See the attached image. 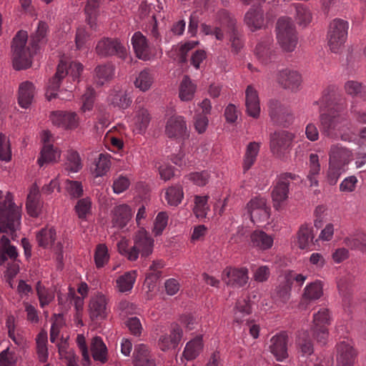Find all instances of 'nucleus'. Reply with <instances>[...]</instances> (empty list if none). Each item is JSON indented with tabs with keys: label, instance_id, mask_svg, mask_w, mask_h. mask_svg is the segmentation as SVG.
I'll list each match as a JSON object with an SVG mask.
<instances>
[{
	"label": "nucleus",
	"instance_id": "1",
	"mask_svg": "<svg viewBox=\"0 0 366 366\" xmlns=\"http://www.w3.org/2000/svg\"><path fill=\"white\" fill-rule=\"evenodd\" d=\"M47 31V24L39 21L36 30L31 36L29 44H27V32L23 30L17 32L11 45V59L14 69H26L31 66L34 55L39 46L46 42Z\"/></svg>",
	"mask_w": 366,
	"mask_h": 366
},
{
	"label": "nucleus",
	"instance_id": "2",
	"mask_svg": "<svg viewBox=\"0 0 366 366\" xmlns=\"http://www.w3.org/2000/svg\"><path fill=\"white\" fill-rule=\"evenodd\" d=\"M132 239L133 246H130L129 240L124 237L117 243L118 252L128 260L136 261L139 254L142 257H147L152 253L154 239L144 227H140Z\"/></svg>",
	"mask_w": 366,
	"mask_h": 366
},
{
	"label": "nucleus",
	"instance_id": "3",
	"mask_svg": "<svg viewBox=\"0 0 366 366\" xmlns=\"http://www.w3.org/2000/svg\"><path fill=\"white\" fill-rule=\"evenodd\" d=\"M322 132L332 139H341L350 141L352 138L350 132L349 122L340 111L331 109L328 113L320 116Z\"/></svg>",
	"mask_w": 366,
	"mask_h": 366
},
{
	"label": "nucleus",
	"instance_id": "4",
	"mask_svg": "<svg viewBox=\"0 0 366 366\" xmlns=\"http://www.w3.org/2000/svg\"><path fill=\"white\" fill-rule=\"evenodd\" d=\"M83 70L84 66L79 61H71L67 65L65 61L61 60L57 66L55 75L49 81L45 94L46 99L50 101L57 97L56 92L59 88L60 82L66 76L68 75L69 78L74 81H79Z\"/></svg>",
	"mask_w": 366,
	"mask_h": 366
},
{
	"label": "nucleus",
	"instance_id": "5",
	"mask_svg": "<svg viewBox=\"0 0 366 366\" xmlns=\"http://www.w3.org/2000/svg\"><path fill=\"white\" fill-rule=\"evenodd\" d=\"M3 192L0 190V200ZM21 212L11 200L6 199L0 202V232L16 231L20 225Z\"/></svg>",
	"mask_w": 366,
	"mask_h": 366
},
{
	"label": "nucleus",
	"instance_id": "6",
	"mask_svg": "<svg viewBox=\"0 0 366 366\" xmlns=\"http://www.w3.org/2000/svg\"><path fill=\"white\" fill-rule=\"evenodd\" d=\"M277 39L281 48L286 52L295 50L297 44L295 26L290 17H281L276 25Z\"/></svg>",
	"mask_w": 366,
	"mask_h": 366
},
{
	"label": "nucleus",
	"instance_id": "7",
	"mask_svg": "<svg viewBox=\"0 0 366 366\" xmlns=\"http://www.w3.org/2000/svg\"><path fill=\"white\" fill-rule=\"evenodd\" d=\"M298 179V175L291 172H283L277 176L271 193L273 207L276 210L283 208L285 202L288 199L291 182Z\"/></svg>",
	"mask_w": 366,
	"mask_h": 366
},
{
	"label": "nucleus",
	"instance_id": "8",
	"mask_svg": "<svg viewBox=\"0 0 366 366\" xmlns=\"http://www.w3.org/2000/svg\"><path fill=\"white\" fill-rule=\"evenodd\" d=\"M348 23L335 19L330 24L327 34V45L333 53H339L344 47L347 37Z\"/></svg>",
	"mask_w": 366,
	"mask_h": 366
},
{
	"label": "nucleus",
	"instance_id": "9",
	"mask_svg": "<svg viewBox=\"0 0 366 366\" xmlns=\"http://www.w3.org/2000/svg\"><path fill=\"white\" fill-rule=\"evenodd\" d=\"M295 134L286 131L279 130L270 135L269 149L272 155L277 159H284L292 148Z\"/></svg>",
	"mask_w": 366,
	"mask_h": 366
},
{
	"label": "nucleus",
	"instance_id": "10",
	"mask_svg": "<svg viewBox=\"0 0 366 366\" xmlns=\"http://www.w3.org/2000/svg\"><path fill=\"white\" fill-rule=\"evenodd\" d=\"M98 55L102 56H118L119 58L125 59L127 54L126 47L119 39L104 37L97 44L95 48Z\"/></svg>",
	"mask_w": 366,
	"mask_h": 366
},
{
	"label": "nucleus",
	"instance_id": "11",
	"mask_svg": "<svg viewBox=\"0 0 366 366\" xmlns=\"http://www.w3.org/2000/svg\"><path fill=\"white\" fill-rule=\"evenodd\" d=\"M49 119L54 126L65 130H75L80 124V118L74 112L54 111Z\"/></svg>",
	"mask_w": 366,
	"mask_h": 366
},
{
	"label": "nucleus",
	"instance_id": "12",
	"mask_svg": "<svg viewBox=\"0 0 366 366\" xmlns=\"http://www.w3.org/2000/svg\"><path fill=\"white\" fill-rule=\"evenodd\" d=\"M249 280V270L245 267H227L222 272V280L228 286L244 287Z\"/></svg>",
	"mask_w": 366,
	"mask_h": 366
},
{
	"label": "nucleus",
	"instance_id": "13",
	"mask_svg": "<svg viewBox=\"0 0 366 366\" xmlns=\"http://www.w3.org/2000/svg\"><path fill=\"white\" fill-rule=\"evenodd\" d=\"M246 209L252 222H263L269 217V207L264 197H255L251 199L247 204Z\"/></svg>",
	"mask_w": 366,
	"mask_h": 366
},
{
	"label": "nucleus",
	"instance_id": "14",
	"mask_svg": "<svg viewBox=\"0 0 366 366\" xmlns=\"http://www.w3.org/2000/svg\"><path fill=\"white\" fill-rule=\"evenodd\" d=\"M165 134L170 139H185L188 137V129L185 118L173 115L167 119L165 125Z\"/></svg>",
	"mask_w": 366,
	"mask_h": 366
},
{
	"label": "nucleus",
	"instance_id": "15",
	"mask_svg": "<svg viewBox=\"0 0 366 366\" xmlns=\"http://www.w3.org/2000/svg\"><path fill=\"white\" fill-rule=\"evenodd\" d=\"M109 301V298L101 292H97L91 297L89 313L92 320H104L107 317Z\"/></svg>",
	"mask_w": 366,
	"mask_h": 366
},
{
	"label": "nucleus",
	"instance_id": "16",
	"mask_svg": "<svg viewBox=\"0 0 366 366\" xmlns=\"http://www.w3.org/2000/svg\"><path fill=\"white\" fill-rule=\"evenodd\" d=\"M277 80L284 89L292 92L299 90L302 82V76L297 71L287 68L278 72Z\"/></svg>",
	"mask_w": 366,
	"mask_h": 366
},
{
	"label": "nucleus",
	"instance_id": "17",
	"mask_svg": "<svg viewBox=\"0 0 366 366\" xmlns=\"http://www.w3.org/2000/svg\"><path fill=\"white\" fill-rule=\"evenodd\" d=\"M249 246L257 251H266L271 249L274 244V237L261 229H255L249 235Z\"/></svg>",
	"mask_w": 366,
	"mask_h": 366
},
{
	"label": "nucleus",
	"instance_id": "18",
	"mask_svg": "<svg viewBox=\"0 0 366 366\" xmlns=\"http://www.w3.org/2000/svg\"><path fill=\"white\" fill-rule=\"evenodd\" d=\"M131 41L134 53L138 59L143 61H149L153 58L147 39L140 31L135 32Z\"/></svg>",
	"mask_w": 366,
	"mask_h": 366
},
{
	"label": "nucleus",
	"instance_id": "19",
	"mask_svg": "<svg viewBox=\"0 0 366 366\" xmlns=\"http://www.w3.org/2000/svg\"><path fill=\"white\" fill-rule=\"evenodd\" d=\"M352 159V152L340 144L332 145L329 152V163L344 168Z\"/></svg>",
	"mask_w": 366,
	"mask_h": 366
},
{
	"label": "nucleus",
	"instance_id": "20",
	"mask_svg": "<svg viewBox=\"0 0 366 366\" xmlns=\"http://www.w3.org/2000/svg\"><path fill=\"white\" fill-rule=\"evenodd\" d=\"M336 360L337 366H353L356 360L357 352L347 342L343 341L336 346Z\"/></svg>",
	"mask_w": 366,
	"mask_h": 366
},
{
	"label": "nucleus",
	"instance_id": "21",
	"mask_svg": "<svg viewBox=\"0 0 366 366\" xmlns=\"http://www.w3.org/2000/svg\"><path fill=\"white\" fill-rule=\"evenodd\" d=\"M269 351L277 361H283L288 357L287 336L284 333L277 334L270 339Z\"/></svg>",
	"mask_w": 366,
	"mask_h": 366
},
{
	"label": "nucleus",
	"instance_id": "22",
	"mask_svg": "<svg viewBox=\"0 0 366 366\" xmlns=\"http://www.w3.org/2000/svg\"><path fill=\"white\" fill-rule=\"evenodd\" d=\"M132 363L134 366H156V360L149 347L139 344L134 347Z\"/></svg>",
	"mask_w": 366,
	"mask_h": 366
},
{
	"label": "nucleus",
	"instance_id": "23",
	"mask_svg": "<svg viewBox=\"0 0 366 366\" xmlns=\"http://www.w3.org/2000/svg\"><path fill=\"white\" fill-rule=\"evenodd\" d=\"M132 217V212L129 206L119 204L112 210V223L113 227L119 229L124 228L130 221Z\"/></svg>",
	"mask_w": 366,
	"mask_h": 366
},
{
	"label": "nucleus",
	"instance_id": "24",
	"mask_svg": "<svg viewBox=\"0 0 366 366\" xmlns=\"http://www.w3.org/2000/svg\"><path fill=\"white\" fill-rule=\"evenodd\" d=\"M273 39L271 36H266L256 46L254 53L258 60L262 64L269 63L274 56L272 49Z\"/></svg>",
	"mask_w": 366,
	"mask_h": 366
},
{
	"label": "nucleus",
	"instance_id": "25",
	"mask_svg": "<svg viewBox=\"0 0 366 366\" xmlns=\"http://www.w3.org/2000/svg\"><path fill=\"white\" fill-rule=\"evenodd\" d=\"M182 330L177 325L173 326L169 335H162L159 340V347L161 350L167 351L175 348L182 337Z\"/></svg>",
	"mask_w": 366,
	"mask_h": 366
},
{
	"label": "nucleus",
	"instance_id": "26",
	"mask_svg": "<svg viewBox=\"0 0 366 366\" xmlns=\"http://www.w3.org/2000/svg\"><path fill=\"white\" fill-rule=\"evenodd\" d=\"M36 89L34 84L26 81L20 84L18 92V103L22 108H28L32 103Z\"/></svg>",
	"mask_w": 366,
	"mask_h": 366
},
{
	"label": "nucleus",
	"instance_id": "27",
	"mask_svg": "<svg viewBox=\"0 0 366 366\" xmlns=\"http://www.w3.org/2000/svg\"><path fill=\"white\" fill-rule=\"evenodd\" d=\"M245 96V105L248 115L257 118L260 113V105L257 90L249 85L246 89Z\"/></svg>",
	"mask_w": 366,
	"mask_h": 366
},
{
	"label": "nucleus",
	"instance_id": "28",
	"mask_svg": "<svg viewBox=\"0 0 366 366\" xmlns=\"http://www.w3.org/2000/svg\"><path fill=\"white\" fill-rule=\"evenodd\" d=\"M107 102L114 107L124 109L130 106L132 99L125 90L114 89L109 92Z\"/></svg>",
	"mask_w": 366,
	"mask_h": 366
},
{
	"label": "nucleus",
	"instance_id": "29",
	"mask_svg": "<svg viewBox=\"0 0 366 366\" xmlns=\"http://www.w3.org/2000/svg\"><path fill=\"white\" fill-rule=\"evenodd\" d=\"M244 21L252 31L264 26V14L260 9H250L245 14Z\"/></svg>",
	"mask_w": 366,
	"mask_h": 366
},
{
	"label": "nucleus",
	"instance_id": "30",
	"mask_svg": "<svg viewBox=\"0 0 366 366\" xmlns=\"http://www.w3.org/2000/svg\"><path fill=\"white\" fill-rule=\"evenodd\" d=\"M259 149L260 143L256 142H250L247 146L242 162V169L244 173L247 172L256 162Z\"/></svg>",
	"mask_w": 366,
	"mask_h": 366
},
{
	"label": "nucleus",
	"instance_id": "31",
	"mask_svg": "<svg viewBox=\"0 0 366 366\" xmlns=\"http://www.w3.org/2000/svg\"><path fill=\"white\" fill-rule=\"evenodd\" d=\"M137 272L136 270H132L125 272L119 276L116 280V287L120 292H130L136 282Z\"/></svg>",
	"mask_w": 366,
	"mask_h": 366
},
{
	"label": "nucleus",
	"instance_id": "32",
	"mask_svg": "<svg viewBox=\"0 0 366 366\" xmlns=\"http://www.w3.org/2000/svg\"><path fill=\"white\" fill-rule=\"evenodd\" d=\"M152 117L148 109L139 108L135 112L134 117V130L139 134H143L147 129Z\"/></svg>",
	"mask_w": 366,
	"mask_h": 366
},
{
	"label": "nucleus",
	"instance_id": "33",
	"mask_svg": "<svg viewBox=\"0 0 366 366\" xmlns=\"http://www.w3.org/2000/svg\"><path fill=\"white\" fill-rule=\"evenodd\" d=\"M60 151L54 148L52 144H44L39 157L37 162L40 167L44 164L56 162L60 159Z\"/></svg>",
	"mask_w": 366,
	"mask_h": 366
},
{
	"label": "nucleus",
	"instance_id": "34",
	"mask_svg": "<svg viewBox=\"0 0 366 366\" xmlns=\"http://www.w3.org/2000/svg\"><path fill=\"white\" fill-rule=\"evenodd\" d=\"M202 349V337L197 336L186 344L183 352V357L187 360H192L201 353Z\"/></svg>",
	"mask_w": 366,
	"mask_h": 366
},
{
	"label": "nucleus",
	"instance_id": "35",
	"mask_svg": "<svg viewBox=\"0 0 366 366\" xmlns=\"http://www.w3.org/2000/svg\"><path fill=\"white\" fill-rule=\"evenodd\" d=\"M91 351L94 360L104 363L107 361V348L100 337L92 340Z\"/></svg>",
	"mask_w": 366,
	"mask_h": 366
},
{
	"label": "nucleus",
	"instance_id": "36",
	"mask_svg": "<svg viewBox=\"0 0 366 366\" xmlns=\"http://www.w3.org/2000/svg\"><path fill=\"white\" fill-rule=\"evenodd\" d=\"M164 267L162 260L153 261L150 265L149 272L146 276L145 283L148 285L149 290H152L155 286L156 282L162 275L161 269Z\"/></svg>",
	"mask_w": 366,
	"mask_h": 366
},
{
	"label": "nucleus",
	"instance_id": "37",
	"mask_svg": "<svg viewBox=\"0 0 366 366\" xmlns=\"http://www.w3.org/2000/svg\"><path fill=\"white\" fill-rule=\"evenodd\" d=\"M111 165L110 155L100 154L95 160V167L92 172L95 177H103L109 171Z\"/></svg>",
	"mask_w": 366,
	"mask_h": 366
},
{
	"label": "nucleus",
	"instance_id": "38",
	"mask_svg": "<svg viewBox=\"0 0 366 366\" xmlns=\"http://www.w3.org/2000/svg\"><path fill=\"white\" fill-rule=\"evenodd\" d=\"M285 278L287 285L282 290H280L278 292L280 297H281L284 301L289 298L290 290V285H291L293 281H295L299 284V285H302L307 279V277L302 274H297L293 271H289L285 274Z\"/></svg>",
	"mask_w": 366,
	"mask_h": 366
},
{
	"label": "nucleus",
	"instance_id": "39",
	"mask_svg": "<svg viewBox=\"0 0 366 366\" xmlns=\"http://www.w3.org/2000/svg\"><path fill=\"white\" fill-rule=\"evenodd\" d=\"M314 234L312 228L307 225L300 227L297 232V245L302 249H309L313 244Z\"/></svg>",
	"mask_w": 366,
	"mask_h": 366
},
{
	"label": "nucleus",
	"instance_id": "40",
	"mask_svg": "<svg viewBox=\"0 0 366 366\" xmlns=\"http://www.w3.org/2000/svg\"><path fill=\"white\" fill-rule=\"evenodd\" d=\"M114 74V68L112 64L99 65L95 69V79L97 84L102 86L110 81Z\"/></svg>",
	"mask_w": 366,
	"mask_h": 366
},
{
	"label": "nucleus",
	"instance_id": "41",
	"mask_svg": "<svg viewBox=\"0 0 366 366\" xmlns=\"http://www.w3.org/2000/svg\"><path fill=\"white\" fill-rule=\"evenodd\" d=\"M164 197L169 205L178 206L184 198V192L182 186L174 185L168 187L165 191Z\"/></svg>",
	"mask_w": 366,
	"mask_h": 366
},
{
	"label": "nucleus",
	"instance_id": "42",
	"mask_svg": "<svg viewBox=\"0 0 366 366\" xmlns=\"http://www.w3.org/2000/svg\"><path fill=\"white\" fill-rule=\"evenodd\" d=\"M197 89V86L187 76H184L179 86V98L182 101H191Z\"/></svg>",
	"mask_w": 366,
	"mask_h": 366
},
{
	"label": "nucleus",
	"instance_id": "43",
	"mask_svg": "<svg viewBox=\"0 0 366 366\" xmlns=\"http://www.w3.org/2000/svg\"><path fill=\"white\" fill-rule=\"evenodd\" d=\"M154 82V76L148 69L142 70L134 81V86L142 92L148 91Z\"/></svg>",
	"mask_w": 366,
	"mask_h": 366
},
{
	"label": "nucleus",
	"instance_id": "44",
	"mask_svg": "<svg viewBox=\"0 0 366 366\" xmlns=\"http://www.w3.org/2000/svg\"><path fill=\"white\" fill-rule=\"evenodd\" d=\"M38 244L44 248L52 245L56 239V232L51 227H45L41 229L36 236Z\"/></svg>",
	"mask_w": 366,
	"mask_h": 366
},
{
	"label": "nucleus",
	"instance_id": "45",
	"mask_svg": "<svg viewBox=\"0 0 366 366\" xmlns=\"http://www.w3.org/2000/svg\"><path fill=\"white\" fill-rule=\"evenodd\" d=\"M36 291L41 308L49 305L54 299V292L45 287L40 281L36 283Z\"/></svg>",
	"mask_w": 366,
	"mask_h": 366
},
{
	"label": "nucleus",
	"instance_id": "46",
	"mask_svg": "<svg viewBox=\"0 0 366 366\" xmlns=\"http://www.w3.org/2000/svg\"><path fill=\"white\" fill-rule=\"evenodd\" d=\"M309 168L307 178L310 182V186L317 187L318 186V181L316 177L319 174L321 168L317 154H311L310 155Z\"/></svg>",
	"mask_w": 366,
	"mask_h": 366
},
{
	"label": "nucleus",
	"instance_id": "47",
	"mask_svg": "<svg viewBox=\"0 0 366 366\" xmlns=\"http://www.w3.org/2000/svg\"><path fill=\"white\" fill-rule=\"evenodd\" d=\"M208 196H194L193 212L198 219L205 218L207 212L209 210V207L207 204Z\"/></svg>",
	"mask_w": 366,
	"mask_h": 366
},
{
	"label": "nucleus",
	"instance_id": "48",
	"mask_svg": "<svg viewBox=\"0 0 366 366\" xmlns=\"http://www.w3.org/2000/svg\"><path fill=\"white\" fill-rule=\"evenodd\" d=\"M47 338V333L45 331L40 332L36 338L38 358L42 362H45L48 358Z\"/></svg>",
	"mask_w": 366,
	"mask_h": 366
},
{
	"label": "nucleus",
	"instance_id": "49",
	"mask_svg": "<svg viewBox=\"0 0 366 366\" xmlns=\"http://www.w3.org/2000/svg\"><path fill=\"white\" fill-rule=\"evenodd\" d=\"M94 262L97 268H102L109 260V254L108 248L105 244H99L97 245L94 252Z\"/></svg>",
	"mask_w": 366,
	"mask_h": 366
},
{
	"label": "nucleus",
	"instance_id": "50",
	"mask_svg": "<svg viewBox=\"0 0 366 366\" xmlns=\"http://www.w3.org/2000/svg\"><path fill=\"white\" fill-rule=\"evenodd\" d=\"M81 167L82 164L78 152L72 150L69 151L64 163L65 169L71 172H77Z\"/></svg>",
	"mask_w": 366,
	"mask_h": 366
},
{
	"label": "nucleus",
	"instance_id": "51",
	"mask_svg": "<svg viewBox=\"0 0 366 366\" xmlns=\"http://www.w3.org/2000/svg\"><path fill=\"white\" fill-rule=\"evenodd\" d=\"M345 92L352 97L359 96L366 99V88L357 81H347L344 86Z\"/></svg>",
	"mask_w": 366,
	"mask_h": 366
},
{
	"label": "nucleus",
	"instance_id": "52",
	"mask_svg": "<svg viewBox=\"0 0 366 366\" xmlns=\"http://www.w3.org/2000/svg\"><path fill=\"white\" fill-rule=\"evenodd\" d=\"M344 244L352 249L365 250L366 248V240L363 233L357 235H351L344 239Z\"/></svg>",
	"mask_w": 366,
	"mask_h": 366
},
{
	"label": "nucleus",
	"instance_id": "53",
	"mask_svg": "<svg viewBox=\"0 0 366 366\" xmlns=\"http://www.w3.org/2000/svg\"><path fill=\"white\" fill-rule=\"evenodd\" d=\"M11 149L9 138L3 133H0V160L9 162L11 160Z\"/></svg>",
	"mask_w": 366,
	"mask_h": 366
},
{
	"label": "nucleus",
	"instance_id": "54",
	"mask_svg": "<svg viewBox=\"0 0 366 366\" xmlns=\"http://www.w3.org/2000/svg\"><path fill=\"white\" fill-rule=\"evenodd\" d=\"M331 323L330 312L327 309L320 310L313 315V325L315 327H327Z\"/></svg>",
	"mask_w": 366,
	"mask_h": 366
},
{
	"label": "nucleus",
	"instance_id": "55",
	"mask_svg": "<svg viewBox=\"0 0 366 366\" xmlns=\"http://www.w3.org/2000/svg\"><path fill=\"white\" fill-rule=\"evenodd\" d=\"M296 21L300 26H306L312 21V14L310 11L302 4H297L296 6Z\"/></svg>",
	"mask_w": 366,
	"mask_h": 366
},
{
	"label": "nucleus",
	"instance_id": "56",
	"mask_svg": "<svg viewBox=\"0 0 366 366\" xmlns=\"http://www.w3.org/2000/svg\"><path fill=\"white\" fill-rule=\"evenodd\" d=\"M188 180L199 187L205 186L210 179V173L207 170L191 172L186 177Z\"/></svg>",
	"mask_w": 366,
	"mask_h": 366
},
{
	"label": "nucleus",
	"instance_id": "57",
	"mask_svg": "<svg viewBox=\"0 0 366 366\" xmlns=\"http://www.w3.org/2000/svg\"><path fill=\"white\" fill-rule=\"evenodd\" d=\"M58 348L60 358L66 360V366H79L77 364V357L72 350H68L66 342L58 345Z\"/></svg>",
	"mask_w": 366,
	"mask_h": 366
},
{
	"label": "nucleus",
	"instance_id": "58",
	"mask_svg": "<svg viewBox=\"0 0 366 366\" xmlns=\"http://www.w3.org/2000/svg\"><path fill=\"white\" fill-rule=\"evenodd\" d=\"M299 350L303 355H310L313 352V345L307 332L301 333L297 340Z\"/></svg>",
	"mask_w": 366,
	"mask_h": 366
},
{
	"label": "nucleus",
	"instance_id": "59",
	"mask_svg": "<svg viewBox=\"0 0 366 366\" xmlns=\"http://www.w3.org/2000/svg\"><path fill=\"white\" fill-rule=\"evenodd\" d=\"M322 286L320 282L310 283L305 288L304 297L307 300H317L322 295Z\"/></svg>",
	"mask_w": 366,
	"mask_h": 366
},
{
	"label": "nucleus",
	"instance_id": "60",
	"mask_svg": "<svg viewBox=\"0 0 366 366\" xmlns=\"http://www.w3.org/2000/svg\"><path fill=\"white\" fill-rule=\"evenodd\" d=\"M251 313V307L249 302L245 300H238L234 308V320L239 322L242 318Z\"/></svg>",
	"mask_w": 366,
	"mask_h": 366
},
{
	"label": "nucleus",
	"instance_id": "61",
	"mask_svg": "<svg viewBox=\"0 0 366 366\" xmlns=\"http://www.w3.org/2000/svg\"><path fill=\"white\" fill-rule=\"evenodd\" d=\"M236 21L234 19L229 20V41L232 44V47L235 53H237L243 46L242 41L239 37L238 33L235 28Z\"/></svg>",
	"mask_w": 366,
	"mask_h": 366
},
{
	"label": "nucleus",
	"instance_id": "62",
	"mask_svg": "<svg viewBox=\"0 0 366 366\" xmlns=\"http://www.w3.org/2000/svg\"><path fill=\"white\" fill-rule=\"evenodd\" d=\"M345 172L344 168L339 166L331 164L329 163L328 170L326 175V181L330 185H335L341 176Z\"/></svg>",
	"mask_w": 366,
	"mask_h": 366
},
{
	"label": "nucleus",
	"instance_id": "63",
	"mask_svg": "<svg viewBox=\"0 0 366 366\" xmlns=\"http://www.w3.org/2000/svg\"><path fill=\"white\" fill-rule=\"evenodd\" d=\"M65 189L69 195L73 198H78L83 194L81 182L66 179L65 181Z\"/></svg>",
	"mask_w": 366,
	"mask_h": 366
},
{
	"label": "nucleus",
	"instance_id": "64",
	"mask_svg": "<svg viewBox=\"0 0 366 366\" xmlns=\"http://www.w3.org/2000/svg\"><path fill=\"white\" fill-rule=\"evenodd\" d=\"M168 217V214L164 212L158 213L155 218L152 229V232L155 236L162 234L163 230L167 225Z\"/></svg>",
	"mask_w": 366,
	"mask_h": 366
}]
</instances>
